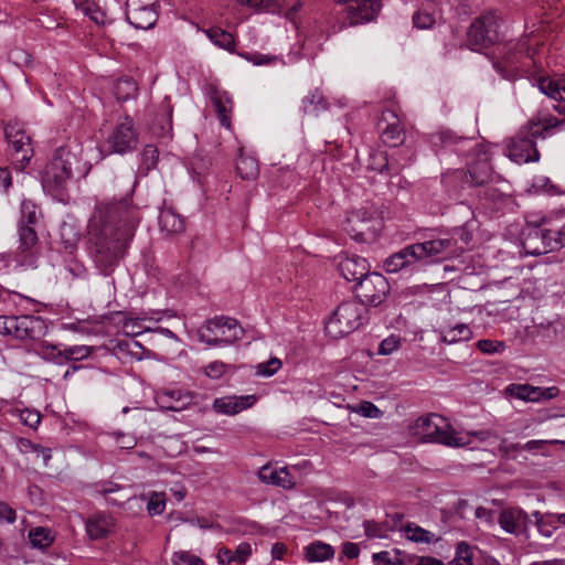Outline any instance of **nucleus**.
I'll list each match as a JSON object with an SVG mask.
<instances>
[{
	"label": "nucleus",
	"instance_id": "obj_1",
	"mask_svg": "<svg viewBox=\"0 0 565 565\" xmlns=\"http://www.w3.org/2000/svg\"><path fill=\"white\" fill-rule=\"evenodd\" d=\"M136 180H128L129 191L96 205L88 221L89 254L96 268L110 275L124 258L141 220L132 202Z\"/></svg>",
	"mask_w": 565,
	"mask_h": 565
},
{
	"label": "nucleus",
	"instance_id": "obj_2",
	"mask_svg": "<svg viewBox=\"0 0 565 565\" xmlns=\"http://www.w3.org/2000/svg\"><path fill=\"white\" fill-rule=\"evenodd\" d=\"M471 241L472 228L466 222L463 225L452 228L448 238L411 244L392 254L385 259L384 268L387 273H398L405 269L414 270L418 264L426 265L456 257L466 250Z\"/></svg>",
	"mask_w": 565,
	"mask_h": 565
},
{
	"label": "nucleus",
	"instance_id": "obj_3",
	"mask_svg": "<svg viewBox=\"0 0 565 565\" xmlns=\"http://www.w3.org/2000/svg\"><path fill=\"white\" fill-rule=\"evenodd\" d=\"M558 124V119L553 116L533 117L508 141V157L516 163L539 162L540 151L536 148V139L545 138V132Z\"/></svg>",
	"mask_w": 565,
	"mask_h": 565
},
{
	"label": "nucleus",
	"instance_id": "obj_4",
	"mask_svg": "<svg viewBox=\"0 0 565 565\" xmlns=\"http://www.w3.org/2000/svg\"><path fill=\"white\" fill-rule=\"evenodd\" d=\"M367 319V310L362 303L355 300L343 301L327 320L324 329L329 337L338 339L354 332Z\"/></svg>",
	"mask_w": 565,
	"mask_h": 565
},
{
	"label": "nucleus",
	"instance_id": "obj_5",
	"mask_svg": "<svg viewBox=\"0 0 565 565\" xmlns=\"http://www.w3.org/2000/svg\"><path fill=\"white\" fill-rule=\"evenodd\" d=\"M382 0H355L353 4L332 12L334 31H341L347 26H355L374 21L381 10Z\"/></svg>",
	"mask_w": 565,
	"mask_h": 565
},
{
	"label": "nucleus",
	"instance_id": "obj_6",
	"mask_svg": "<svg viewBox=\"0 0 565 565\" xmlns=\"http://www.w3.org/2000/svg\"><path fill=\"white\" fill-rule=\"evenodd\" d=\"M244 330L234 318L224 316L207 320L205 331L199 332V339L211 347L228 345L243 338Z\"/></svg>",
	"mask_w": 565,
	"mask_h": 565
},
{
	"label": "nucleus",
	"instance_id": "obj_7",
	"mask_svg": "<svg viewBox=\"0 0 565 565\" xmlns=\"http://www.w3.org/2000/svg\"><path fill=\"white\" fill-rule=\"evenodd\" d=\"M75 161L76 156L68 149L64 147L56 149L52 160L43 171V188L49 191L62 189L73 175L72 167Z\"/></svg>",
	"mask_w": 565,
	"mask_h": 565
},
{
	"label": "nucleus",
	"instance_id": "obj_8",
	"mask_svg": "<svg viewBox=\"0 0 565 565\" xmlns=\"http://www.w3.org/2000/svg\"><path fill=\"white\" fill-rule=\"evenodd\" d=\"M4 136L13 150L12 163L15 169L23 171L33 157L31 137L25 130L24 122L17 118L10 119L4 127Z\"/></svg>",
	"mask_w": 565,
	"mask_h": 565
},
{
	"label": "nucleus",
	"instance_id": "obj_9",
	"mask_svg": "<svg viewBox=\"0 0 565 565\" xmlns=\"http://www.w3.org/2000/svg\"><path fill=\"white\" fill-rule=\"evenodd\" d=\"M380 227L375 211L364 207L349 212L343 223L344 231L356 242L374 241Z\"/></svg>",
	"mask_w": 565,
	"mask_h": 565
},
{
	"label": "nucleus",
	"instance_id": "obj_10",
	"mask_svg": "<svg viewBox=\"0 0 565 565\" xmlns=\"http://www.w3.org/2000/svg\"><path fill=\"white\" fill-rule=\"evenodd\" d=\"M449 424L441 416L431 414L416 419L412 426L414 436L426 443H438L446 446H458V440L448 431Z\"/></svg>",
	"mask_w": 565,
	"mask_h": 565
},
{
	"label": "nucleus",
	"instance_id": "obj_11",
	"mask_svg": "<svg viewBox=\"0 0 565 565\" xmlns=\"http://www.w3.org/2000/svg\"><path fill=\"white\" fill-rule=\"evenodd\" d=\"M353 292L359 299L358 302L364 307H377L386 300L390 294V284L382 274L373 271L354 285Z\"/></svg>",
	"mask_w": 565,
	"mask_h": 565
},
{
	"label": "nucleus",
	"instance_id": "obj_12",
	"mask_svg": "<svg viewBox=\"0 0 565 565\" xmlns=\"http://www.w3.org/2000/svg\"><path fill=\"white\" fill-rule=\"evenodd\" d=\"M138 132L129 116L119 118L106 140L110 153L126 154L137 149Z\"/></svg>",
	"mask_w": 565,
	"mask_h": 565
},
{
	"label": "nucleus",
	"instance_id": "obj_13",
	"mask_svg": "<svg viewBox=\"0 0 565 565\" xmlns=\"http://www.w3.org/2000/svg\"><path fill=\"white\" fill-rule=\"evenodd\" d=\"M125 14L135 29L151 30L159 19V0H127Z\"/></svg>",
	"mask_w": 565,
	"mask_h": 565
},
{
	"label": "nucleus",
	"instance_id": "obj_14",
	"mask_svg": "<svg viewBox=\"0 0 565 565\" xmlns=\"http://www.w3.org/2000/svg\"><path fill=\"white\" fill-rule=\"evenodd\" d=\"M492 18L483 17L476 19L468 31V44L471 50L484 54L494 65Z\"/></svg>",
	"mask_w": 565,
	"mask_h": 565
},
{
	"label": "nucleus",
	"instance_id": "obj_15",
	"mask_svg": "<svg viewBox=\"0 0 565 565\" xmlns=\"http://www.w3.org/2000/svg\"><path fill=\"white\" fill-rule=\"evenodd\" d=\"M47 332V324L40 316H15L13 338L21 341H41Z\"/></svg>",
	"mask_w": 565,
	"mask_h": 565
},
{
	"label": "nucleus",
	"instance_id": "obj_16",
	"mask_svg": "<svg viewBox=\"0 0 565 565\" xmlns=\"http://www.w3.org/2000/svg\"><path fill=\"white\" fill-rule=\"evenodd\" d=\"M172 105L170 97L166 96L157 109H149L147 125L149 130L159 138L171 137Z\"/></svg>",
	"mask_w": 565,
	"mask_h": 565
},
{
	"label": "nucleus",
	"instance_id": "obj_17",
	"mask_svg": "<svg viewBox=\"0 0 565 565\" xmlns=\"http://www.w3.org/2000/svg\"><path fill=\"white\" fill-rule=\"evenodd\" d=\"M504 394L510 398H518L526 402H539L541 399L553 398L558 394V388H540L530 384H510L505 387Z\"/></svg>",
	"mask_w": 565,
	"mask_h": 565
},
{
	"label": "nucleus",
	"instance_id": "obj_18",
	"mask_svg": "<svg viewBox=\"0 0 565 565\" xmlns=\"http://www.w3.org/2000/svg\"><path fill=\"white\" fill-rule=\"evenodd\" d=\"M338 270L344 279L355 284L371 273L367 260L355 254L342 257L338 264Z\"/></svg>",
	"mask_w": 565,
	"mask_h": 565
},
{
	"label": "nucleus",
	"instance_id": "obj_19",
	"mask_svg": "<svg viewBox=\"0 0 565 565\" xmlns=\"http://www.w3.org/2000/svg\"><path fill=\"white\" fill-rule=\"evenodd\" d=\"M381 121L387 122L381 134L383 143L392 148L403 145L405 140V131L398 122L396 113L392 109L384 110L382 113Z\"/></svg>",
	"mask_w": 565,
	"mask_h": 565
},
{
	"label": "nucleus",
	"instance_id": "obj_20",
	"mask_svg": "<svg viewBox=\"0 0 565 565\" xmlns=\"http://www.w3.org/2000/svg\"><path fill=\"white\" fill-rule=\"evenodd\" d=\"M544 239L543 228L527 227L521 239V246L516 245L518 254L521 255L522 252L532 256L546 254L548 244H545Z\"/></svg>",
	"mask_w": 565,
	"mask_h": 565
},
{
	"label": "nucleus",
	"instance_id": "obj_21",
	"mask_svg": "<svg viewBox=\"0 0 565 565\" xmlns=\"http://www.w3.org/2000/svg\"><path fill=\"white\" fill-rule=\"evenodd\" d=\"M527 515L519 508L503 509L499 515V524L507 533L520 534L526 526Z\"/></svg>",
	"mask_w": 565,
	"mask_h": 565
},
{
	"label": "nucleus",
	"instance_id": "obj_22",
	"mask_svg": "<svg viewBox=\"0 0 565 565\" xmlns=\"http://www.w3.org/2000/svg\"><path fill=\"white\" fill-rule=\"evenodd\" d=\"M554 444H563V441L553 439V440H530L525 444H508L505 440H503L500 445V451L503 452L509 458H516V454L523 450L530 451V452H541L545 454L546 447L548 445Z\"/></svg>",
	"mask_w": 565,
	"mask_h": 565
},
{
	"label": "nucleus",
	"instance_id": "obj_23",
	"mask_svg": "<svg viewBox=\"0 0 565 565\" xmlns=\"http://www.w3.org/2000/svg\"><path fill=\"white\" fill-rule=\"evenodd\" d=\"M113 527V519L105 513H95L86 522V532L92 540L106 537Z\"/></svg>",
	"mask_w": 565,
	"mask_h": 565
},
{
	"label": "nucleus",
	"instance_id": "obj_24",
	"mask_svg": "<svg viewBox=\"0 0 565 565\" xmlns=\"http://www.w3.org/2000/svg\"><path fill=\"white\" fill-rule=\"evenodd\" d=\"M367 169L381 174L393 175L399 172V166L391 162L388 156L382 150H371L367 159Z\"/></svg>",
	"mask_w": 565,
	"mask_h": 565
},
{
	"label": "nucleus",
	"instance_id": "obj_25",
	"mask_svg": "<svg viewBox=\"0 0 565 565\" xmlns=\"http://www.w3.org/2000/svg\"><path fill=\"white\" fill-rule=\"evenodd\" d=\"M518 46V43L509 41L504 43L501 49V52L504 54L503 60L505 65L503 66L501 62L497 61L495 70L497 73H500L504 78L512 76L516 70L514 65L520 55V52H516Z\"/></svg>",
	"mask_w": 565,
	"mask_h": 565
},
{
	"label": "nucleus",
	"instance_id": "obj_26",
	"mask_svg": "<svg viewBox=\"0 0 565 565\" xmlns=\"http://www.w3.org/2000/svg\"><path fill=\"white\" fill-rule=\"evenodd\" d=\"M510 190V183L497 174V213L500 209L507 212H514L518 209L519 205Z\"/></svg>",
	"mask_w": 565,
	"mask_h": 565
},
{
	"label": "nucleus",
	"instance_id": "obj_27",
	"mask_svg": "<svg viewBox=\"0 0 565 565\" xmlns=\"http://www.w3.org/2000/svg\"><path fill=\"white\" fill-rule=\"evenodd\" d=\"M64 344H53L46 341H40L35 353L46 362H51L57 365L66 364L65 354L63 352Z\"/></svg>",
	"mask_w": 565,
	"mask_h": 565
},
{
	"label": "nucleus",
	"instance_id": "obj_28",
	"mask_svg": "<svg viewBox=\"0 0 565 565\" xmlns=\"http://www.w3.org/2000/svg\"><path fill=\"white\" fill-rule=\"evenodd\" d=\"M214 109L223 127H231L230 114L232 111V99L226 92H214L211 97Z\"/></svg>",
	"mask_w": 565,
	"mask_h": 565
},
{
	"label": "nucleus",
	"instance_id": "obj_29",
	"mask_svg": "<svg viewBox=\"0 0 565 565\" xmlns=\"http://www.w3.org/2000/svg\"><path fill=\"white\" fill-rule=\"evenodd\" d=\"M19 246L18 254L25 258L33 255V248L38 244V234L35 228L30 225H18Z\"/></svg>",
	"mask_w": 565,
	"mask_h": 565
},
{
	"label": "nucleus",
	"instance_id": "obj_30",
	"mask_svg": "<svg viewBox=\"0 0 565 565\" xmlns=\"http://www.w3.org/2000/svg\"><path fill=\"white\" fill-rule=\"evenodd\" d=\"M472 181L477 185H482L492 180L493 169L487 158H478L469 169Z\"/></svg>",
	"mask_w": 565,
	"mask_h": 565
},
{
	"label": "nucleus",
	"instance_id": "obj_31",
	"mask_svg": "<svg viewBox=\"0 0 565 565\" xmlns=\"http://www.w3.org/2000/svg\"><path fill=\"white\" fill-rule=\"evenodd\" d=\"M159 226L167 233H180L184 230V222L179 214L171 209H164L159 214Z\"/></svg>",
	"mask_w": 565,
	"mask_h": 565
},
{
	"label": "nucleus",
	"instance_id": "obj_32",
	"mask_svg": "<svg viewBox=\"0 0 565 565\" xmlns=\"http://www.w3.org/2000/svg\"><path fill=\"white\" fill-rule=\"evenodd\" d=\"M334 556V548L327 543L316 541L306 547V558L309 562H323Z\"/></svg>",
	"mask_w": 565,
	"mask_h": 565
},
{
	"label": "nucleus",
	"instance_id": "obj_33",
	"mask_svg": "<svg viewBox=\"0 0 565 565\" xmlns=\"http://www.w3.org/2000/svg\"><path fill=\"white\" fill-rule=\"evenodd\" d=\"M114 94L118 102H127L138 94V85L131 77H121L114 85Z\"/></svg>",
	"mask_w": 565,
	"mask_h": 565
},
{
	"label": "nucleus",
	"instance_id": "obj_34",
	"mask_svg": "<svg viewBox=\"0 0 565 565\" xmlns=\"http://www.w3.org/2000/svg\"><path fill=\"white\" fill-rule=\"evenodd\" d=\"M327 109V102L321 90L313 89L302 99V110L305 114L318 115Z\"/></svg>",
	"mask_w": 565,
	"mask_h": 565
},
{
	"label": "nucleus",
	"instance_id": "obj_35",
	"mask_svg": "<svg viewBox=\"0 0 565 565\" xmlns=\"http://www.w3.org/2000/svg\"><path fill=\"white\" fill-rule=\"evenodd\" d=\"M236 171L243 180L256 179L259 172L258 163L255 158L241 153L236 161Z\"/></svg>",
	"mask_w": 565,
	"mask_h": 565
},
{
	"label": "nucleus",
	"instance_id": "obj_36",
	"mask_svg": "<svg viewBox=\"0 0 565 565\" xmlns=\"http://www.w3.org/2000/svg\"><path fill=\"white\" fill-rule=\"evenodd\" d=\"M472 335L471 329L463 323L446 328L441 331L443 341L446 343H456L469 340Z\"/></svg>",
	"mask_w": 565,
	"mask_h": 565
},
{
	"label": "nucleus",
	"instance_id": "obj_37",
	"mask_svg": "<svg viewBox=\"0 0 565 565\" xmlns=\"http://www.w3.org/2000/svg\"><path fill=\"white\" fill-rule=\"evenodd\" d=\"M533 516L535 518V524L540 533L545 537H551L557 529V523H559L557 521V514H542L539 511H535Z\"/></svg>",
	"mask_w": 565,
	"mask_h": 565
},
{
	"label": "nucleus",
	"instance_id": "obj_38",
	"mask_svg": "<svg viewBox=\"0 0 565 565\" xmlns=\"http://www.w3.org/2000/svg\"><path fill=\"white\" fill-rule=\"evenodd\" d=\"M430 143L437 150L439 148H449L451 146L467 141V139L456 136L450 130H439L430 135Z\"/></svg>",
	"mask_w": 565,
	"mask_h": 565
},
{
	"label": "nucleus",
	"instance_id": "obj_39",
	"mask_svg": "<svg viewBox=\"0 0 565 565\" xmlns=\"http://www.w3.org/2000/svg\"><path fill=\"white\" fill-rule=\"evenodd\" d=\"M205 34L218 47L230 52L234 50V38L230 32L221 28H210L205 30Z\"/></svg>",
	"mask_w": 565,
	"mask_h": 565
},
{
	"label": "nucleus",
	"instance_id": "obj_40",
	"mask_svg": "<svg viewBox=\"0 0 565 565\" xmlns=\"http://www.w3.org/2000/svg\"><path fill=\"white\" fill-rule=\"evenodd\" d=\"M405 535L407 540L415 542V543H431L436 542L439 539L435 537V534L420 527L419 525H416L414 523H408L404 527Z\"/></svg>",
	"mask_w": 565,
	"mask_h": 565
},
{
	"label": "nucleus",
	"instance_id": "obj_41",
	"mask_svg": "<svg viewBox=\"0 0 565 565\" xmlns=\"http://www.w3.org/2000/svg\"><path fill=\"white\" fill-rule=\"evenodd\" d=\"M29 541L33 547L44 550L53 543L54 537L49 529L39 526L29 532Z\"/></svg>",
	"mask_w": 565,
	"mask_h": 565
},
{
	"label": "nucleus",
	"instance_id": "obj_42",
	"mask_svg": "<svg viewBox=\"0 0 565 565\" xmlns=\"http://www.w3.org/2000/svg\"><path fill=\"white\" fill-rule=\"evenodd\" d=\"M213 409L216 413L230 416L236 415L239 412H242V407L238 406L236 396L215 398L213 402Z\"/></svg>",
	"mask_w": 565,
	"mask_h": 565
},
{
	"label": "nucleus",
	"instance_id": "obj_43",
	"mask_svg": "<svg viewBox=\"0 0 565 565\" xmlns=\"http://www.w3.org/2000/svg\"><path fill=\"white\" fill-rule=\"evenodd\" d=\"M404 553L401 550L393 548L392 551H382L372 555L375 565H403L402 556Z\"/></svg>",
	"mask_w": 565,
	"mask_h": 565
},
{
	"label": "nucleus",
	"instance_id": "obj_44",
	"mask_svg": "<svg viewBox=\"0 0 565 565\" xmlns=\"http://www.w3.org/2000/svg\"><path fill=\"white\" fill-rule=\"evenodd\" d=\"M79 241V234L77 231L67 224H63L61 227V243L66 253L73 254V252L77 248V243Z\"/></svg>",
	"mask_w": 565,
	"mask_h": 565
},
{
	"label": "nucleus",
	"instance_id": "obj_45",
	"mask_svg": "<svg viewBox=\"0 0 565 565\" xmlns=\"http://www.w3.org/2000/svg\"><path fill=\"white\" fill-rule=\"evenodd\" d=\"M242 6L255 8L257 11L276 13L284 6L282 0H237Z\"/></svg>",
	"mask_w": 565,
	"mask_h": 565
},
{
	"label": "nucleus",
	"instance_id": "obj_46",
	"mask_svg": "<svg viewBox=\"0 0 565 565\" xmlns=\"http://www.w3.org/2000/svg\"><path fill=\"white\" fill-rule=\"evenodd\" d=\"M212 164V160L209 156L202 153H195L190 160V171L193 177H196L198 181L205 175Z\"/></svg>",
	"mask_w": 565,
	"mask_h": 565
},
{
	"label": "nucleus",
	"instance_id": "obj_47",
	"mask_svg": "<svg viewBox=\"0 0 565 565\" xmlns=\"http://www.w3.org/2000/svg\"><path fill=\"white\" fill-rule=\"evenodd\" d=\"M63 352L65 354L66 363L67 362H78L84 359H87L92 352L93 348L88 345H65L63 347Z\"/></svg>",
	"mask_w": 565,
	"mask_h": 565
},
{
	"label": "nucleus",
	"instance_id": "obj_48",
	"mask_svg": "<svg viewBox=\"0 0 565 565\" xmlns=\"http://www.w3.org/2000/svg\"><path fill=\"white\" fill-rule=\"evenodd\" d=\"M539 88L550 98H553L554 100H563L562 87L555 79L541 77L539 79Z\"/></svg>",
	"mask_w": 565,
	"mask_h": 565
},
{
	"label": "nucleus",
	"instance_id": "obj_49",
	"mask_svg": "<svg viewBox=\"0 0 565 565\" xmlns=\"http://www.w3.org/2000/svg\"><path fill=\"white\" fill-rule=\"evenodd\" d=\"M36 222V205L30 200H23L21 202V218L18 225H30L34 227Z\"/></svg>",
	"mask_w": 565,
	"mask_h": 565
},
{
	"label": "nucleus",
	"instance_id": "obj_50",
	"mask_svg": "<svg viewBox=\"0 0 565 565\" xmlns=\"http://www.w3.org/2000/svg\"><path fill=\"white\" fill-rule=\"evenodd\" d=\"M172 565H205V562L189 551H177L171 556Z\"/></svg>",
	"mask_w": 565,
	"mask_h": 565
},
{
	"label": "nucleus",
	"instance_id": "obj_51",
	"mask_svg": "<svg viewBox=\"0 0 565 565\" xmlns=\"http://www.w3.org/2000/svg\"><path fill=\"white\" fill-rule=\"evenodd\" d=\"M166 508V498L163 493L152 492L147 503V510L150 515H160Z\"/></svg>",
	"mask_w": 565,
	"mask_h": 565
},
{
	"label": "nucleus",
	"instance_id": "obj_52",
	"mask_svg": "<svg viewBox=\"0 0 565 565\" xmlns=\"http://www.w3.org/2000/svg\"><path fill=\"white\" fill-rule=\"evenodd\" d=\"M281 365L282 363L279 359L271 358L267 362L259 363L257 365L256 374L265 377L273 376L281 367Z\"/></svg>",
	"mask_w": 565,
	"mask_h": 565
},
{
	"label": "nucleus",
	"instance_id": "obj_53",
	"mask_svg": "<svg viewBox=\"0 0 565 565\" xmlns=\"http://www.w3.org/2000/svg\"><path fill=\"white\" fill-rule=\"evenodd\" d=\"M246 61L254 65H267L277 61L276 55L262 54L259 52H245L241 54Z\"/></svg>",
	"mask_w": 565,
	"mask_h": 565
},
{
	"label": "nucleus",
	"instance_id": "obj_54",
	"mask_svg": "<svg viewBox=\"0 0 565 565\" xmlns=\"http://www.w3.org/2000/svg\"><path fill=\"white\" fill-rule=\"evenodd\" d=\"M355 412L366 418H379L382 415V411L376 405L367 401L361 402L356 406Z\"/></svg>",
	"mask_w": 565,
	"mask_h": 565
},
{
	"label": "nucleus",
	"instance_id": "obj_55",
	"mask_svg": "<svg viewBox=\"0 0 565 565\" xmlns=\"http://www.w3.org/2000/svg\"><path fill=\"white\" fill-rule=\"evenodd\" d=\"M523 234H525V231H523L522 225L520 223H512L502 235L505 239L513 242L515 246H521Z\"/></svg>",
	"mask_w": 565,
	"mask_h": 565
},
{
	"label": "nucleus",
	"instance_id": "obj_56",
	"mask_svg": "<svg viewBox=\"0 0 565 565\" xmlns=\"http://www.w3.org/2000/svg\"><path fill=\"white\" fill-rule=\"evenodd\" d=\"M401 344L399 337L396 335H390L388 338L382 340V342L379 345V354L381 355H388L396 351Z\"/></svg>",
	"mask_w": 565,
	"mask_h": 565
},
{
	"label": "nucleus",
	"instance_id": "obj_57",
	"mask_svg": "<svg viewBox=\"0 0 565 565\" xmlns=\"http://www.w3.org/2000/svg\"><path fill=\"white\" fill-rule=\"evenodd\" d=\"M140 318L125 317L122 320V330L127 335L136 337L142 332Z\"/></svg>",
	"mask_w": 565,
	"mask_h": 565
},
{
	"label": "nucleus",
	"instance_id": "obj_58",
	"mask_svg": "<svg viewBox=\"0 0 565 565\" xmlns=\"http://www.w3.org/2000/svg\"><path fill=\"white\" fill-rule=\"evenodd\" d=\"M159 159L158 149L152 145H147L142 150V160L147 166V170L156 168Z\"/></svg>",
	"mask_w": 565,
	"mask_h": 565
},
{
	"label": "nucleus",
	"instance_id": "obj_59",
	"mask_svg": "<svg viewBox=\"0 0 565 565\" xmlns=\"http://www.w3.org/2000/svg\"><path fill=\"white\" fill-rule=\"evenodd\" d=\"M414 26L417 29H429L435 23L434 17L428 12L418 11L413 15Z\"/></svg>",
	"mask_w": 565,
	"mask_h": 565
},
{
	"label": "nucleus",
	"instance_id": "obj_60",
	"mask_svg": "<svg viewBox=\"0 0 565 565\" xmlns=\"http://www.w3.org/2000/svg\"><path fill=\"white\" fill-rule=\"evenodd\" d=\"M65 270L72 275L73 278L84 279L87 277V268L78 260L71 259L66 266Z\"/></svg>",
	"mask_w": 565,
	"mask_h": 565
},
{
	"label": "nucleus",
	"instance_id": "obj_61",
	"mask_svg": "<svg viewBox=\"0 0 565 565\" xmlns=\"http://www.w3.org/2000/svg\"><path fill=\"white\" fill-rule=\"evenodd\" d=\"M532 189L535 193L547 192L552 193L555 189L551 180L547 177L539 175L533 179Z\"/></svg>",
	"mask_w": 565,
	"mask_h": 565
},
{
	"label": "nucleus",
	"instance_id": "obj_62",
	"mask_svg": "<svg viewBox=\"0 0 565 565\" xmlns=\"http://www.w3.org/2000/svg\"><path fill=\"white\" fill-rule=\"evenodd\" d=\"M226 367L227 365L225 363L221 361H214L205 366L204 373L206 376L213 380H217L225 373Z\"/></svg>",
	"mask_w": 565,
	"mask_h": 565
},
{
	"label": "nucleus",
	"instance_id": "obj_63",
	"mask_svg": "<svg viewBox=\"0 0 565 565\" xmlns=\"http://www.w3.org/2000/svg\"><path fill=\"white\" fill-rule=\"evenodd\" d=\"M455 561H462L466 565H471L472 562V550L466 542H460L457 545Z\"/></svg>",
	"mask_w": 565,
	"mask_h": 565
},
{
	"label": "nucleus",
	"instance_id": "obj_64",
	"mask_svg": "<svg viewBox=\"0 0 565 565\" xmlns=\"http://www.w3.org/2000/svg\"><path fill=\"white\" fill-rule=\"evenodd\" d=\"M278 469H273L269 466H264L258 471V478L266 484H277Z\"/></svg>",
	"mask_w": 565,
	"mask_h": 565
}]
</instances>
